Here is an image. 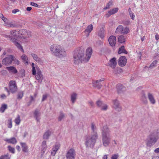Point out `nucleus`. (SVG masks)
Listing matches in <instances>:
<instances>
[{
    "instance_id": "1",
    "label": "nucleus",
    "mask_w": 159,
    "mask_h": 159,
    "mask_svg": "<svg viewBox=\"0 0 159 159\" xmlns=\"http://www.w3.org/2000/svg\"><path fill=\"white\" fill-rule=\"evenodd\" d=\"M110 131L107 125L104 126L102 129V142L105 147L109 145L110 141Z\"/></svg>"
},
{
    "instance_id": "2",
    "label": "nucleus",
    "mask_w": 159,
    "mask_h": 159,
    "mask_svg": "<svg viewBox=\"0 0 159 159\" xmlns=\"http://www.w3.org/2000/svg\"><path fill=\"white\" fill-rule=\"evenodd\" d=\"M159 138V132L154 131L151 133L147 139V146L151 147L156 143Z\"/></svg>"
},
{
    "instance_id": "3",
    "label": "nucleus",
    "mask_w": 159,
    "mask_h": 159,
    "mask_svg": "<svg viewBox=\"0 0 159 159\" xmlns=\"http://www.w3.org/2000/svg\"><path fill=\"white\" fill-rule=\"evenodd\" d=\"M74 62L75 64H78L82 62H87L84 51H80L77 53H75L73 57Z\"/></svg>"
},
{
    "instance_id": "4",
    "label": "nucleus",
    "mask_w": 159,
    "mask_h": 159,
    "mask_svg": "<svg viewBox=\"0 0 159 159\" xmlns=\"http://www.w3.org/2000/svg\"><path fill=\"white\" fill-rule=\"evenodd\" d=\"M98 138V135L95 133L87 136L86 138L85 144L87 147L93 148Z\"/></svg>"
},
{
    "instance_id": "5",
    "label": "nucleus",
    "mask_w": 159,
    "mask_h": 159,
    "mask_svg": "<svg viewBox=\"0 0 159 159\" xmlns=\"http://www.w3.org/2000/svg\"><path fill=\"white\" fill-rule=\"evenodd\" d=\"M76 155L75 149L71 148L67 151L66 157V159H75Z\"/></svg>"
},
{
    "instance_id": "6",
    "label": "nucleus",
    "mask_w": 159,
    "mask_h": 159,
    "mask_svg": "<svg viewBox=\"0 0 159 159\" xmlns=\"http://www.w3.org/2000/svg\"><path fill=\"white\" fill-rule=\"evenodd\" d=\"M10 90L12 93H15L17 90V86L15 81L11 80L9 84Z\"/></svg>"
},
{
    "instance_id": "7",
    "label": "nucleus",
    "mask_w": 159,
    "mask_h": 159,
    "mask_svg": "<svg viewBox=\"0 0 159 159\" xmlns=\"http://www.w3.org/2000/svg\"><path fill=\"white\" fill-rule=\"evenodd\" d=\"M61 47V46L59 45L53 44L51 46L50 50L52 53L56 56Z\"/></svg>"
},
{
    "instance_id": "8",
    "label": "nucleus",
    "mask_w": 159,
    "mask_h": 159,
    "mask_svg": "<svg viewBox=\"0 0 159 159\" xmlns=\"http://www.w3.org/2000/svg\"><path fill=\"white\" fill-rule=\"evenodd\" d=\"M12 59L13 55H10L3 59L2 64L5 65H9L12 63Z\"/></svg>"
},
{
    "instance_id": "9",
    "label": "nucleus",
    "mask_w": 159,
    "mask_h": 159,
    "mask_svg": "<svg viewBox=\"0 0 159 159\" xmlns=\"http://www.w3.org/2000/svg\"><path fill=\"white\" fill-rule=\"evenodd\" d=\"M66 55L67 53L65 49L61 47L58 53L57 54L56 56L59 58H61L66 57Z\"/></svg>"
},
{
    "instance_id": "10",
    "label": "nucleus",
    "mask_w": 159,
    "mask_h": 159,
    "mask_svg": "<svg viewBox=\"0 0 159 159\" xmlns=\"http://www.w3.org/2000/svg\"><path fill=\"white\" fill-rule=\"evenodd\" d=\"M20 32L21 33V38L24 39H26L31 36V32L30 31H27L25 30H20Z\"/></svg>"
},
{
    "instance_id": "11",
    "label": "nucleus",
    "mask_w": 159,
    "mask_h": 159,
    "mask_svg": "<svg viewBox=\"0 0 159 159\" xmlns=\"http://www.w3.org/2000/svg\"><path fill=\"white\" fill-rule=\"evenodd\" d=\"M10 35H4V36L7 38H10V40L12 41V39H16V38L17 36L16 34V31L15 30L11 31L10 32Z\"/></svg>"
},
{
    "instance_id": "12",
    "label": "nucleus",
    "mask_w": 159,
    "mask_h": 159,
    "mask_svg": "<svg viewBox=\"0 0 159 159\" xmlns=\"http://www.w3.org/2000/svg\"><path fill=\"white\" fill-rule=\"evenodd\" d=\"M127 59L125 56L120 57L118 61V64L120 66H125L126 63Z\"/></svg>"
},
{
    "instance_id": "13",
    "label": "nucleus",
    "mask_w": 159,
    "mask_h": 159,
    "mask_svg": "<svg viewBox=\"0 0 159 159\" xmlns=\"http://www.w3.org/2000/svg\"><path fill=\"white\" fill-rule=\"evenodd\" d=\"M92 53L93 50L91 47H89L86 49L85 57L87 61L89 60Z\"/></svg>"
},
{
    "instance_id": "14",
    "label": "nucleus",
    "mask_w": 159,
    "mask_h": 159,
    "mask_svg": "<svg viewBox=\"0 0 159 159\" xmlns=\"http://www.w3.org/2000/svg\"><path fill=\"white\" fill-rule=\"evenodd\" d=\"M35 75V78L38 80V82L41 84L43 80V76L42 74V72L41 71H39L36 73Z\"/></svg>"
},
{
    "instance_id": "15",
    "label": "nucleus",
    "mask_w": 159,
    "mask_h": 159,
    "mask_svg": "<svg viewBox=\"0 0 159 159\" xmlns=\"http://www.w3.org/2000/svg\"><path fill=\"white\" fill-rule=\"evenodd\" d=\"M117 65L116 59L115 57L111 59L108 63V66L113 69H114Z\"/></svg>"
},
{
    "instance_id": "16",
    "label": "nucleus",
    "mask_w": 159,
    "mask_h": 159,
    "mask_svg": "<svg viewBox=\"0 0 159 159\" xmlns=\"http://www.w3.org/2000/svg\"><path fill=\"white\" fill-rule=\"evenodd\" d=\"M147 96L150 103L151 104H154L156 103V100L153 94L150 93H148Z\"/></svg>"
},
{
    "instance_id": "17",
    "label": "nucleus",
    "mask_w": 159,
    "mask_h": 159,
    "mask_svg": "<svg viewBox=\"0 0 159 159\" xmlns=\"http://www.w3.org/2000/svg\"><path fill=\"white\" fill-rule=\"evenodd\" d=\"M60 146V144L59 143L56 144L52 148L51 151V155L52 156H54L56 152L58 150Z\"/></svg>"
},
{
    "instance_id": "18",
    "label": "nucleus",
    "mask_w": 159,
    "mask_h": 159,
    "mask_svg": "<svg viewBox=\"0 0 159 159\" xmlns=\"http://www.w3.org/2000/svg\"><path fill=\"white\" fill-rule=\"evenodd\" d=\"M113 107L118 111H120L121 110V107L120 106L118 101L116 100L113 101Z\"/></svg>"
},
{
    "instance_id": "19",
    "label": "nucleus",
    "mask_w": 159,
    "mask_h": 159,
    "mask_svg": "<svg viewBox=\"0 0 159 159\" xmlns=\"http://www.w3.org/2000/svg\"><path fill=\"white\" fill-rule=\"evenodd\" d=\"M12 42L20 50L23 52H24V50L23 47L20 43L17 41V40L16 39H12Z\"/></svg>"
},
{
    "instance_id": "20",
    "label": "nucleus",
    "mask_w": 159,
    "mask_h": 159,
    "mask_svg": "<svg viewBox=\"0 0 159 159\" xmlns=\"http://www.w3.org/2000/svg\"><path fill=\"white\" fill-rule=\"evenodd\" d=\"M116 37L113 35L111 36L109 38L108 41L110 45L111 46H115L116 43Z\"/></svg>"
},
{
    "instance_id": "21",
    "label": "nucleus",
    "mask_w": 159,
    "mask_h": 159,
    "mask_svg": "<svg viewBox=\"0 0 159 159\" xmlns=\"http://www.w3.org/2000/svg\"><path fill=\"white\" fill-rule=\"evenodd\" d=\"M125 89V88L121 84H119L116 86V90L118 94L123 93Z\"/></svg>"
},
{
    "instance_id": "22",
    "label": "nucleus",
    "mask_w": 159,
    "mask_h": 159,
    "mask_svg": "<svg viewBox=\"0 0 159 159\" xmlns=\"http://www.w3.org/2000/svg\"><path fill=\"white\" fill-rule=\"evenodd\" d=\"M104 78H102L101 79L96 80V81L94 82H93V86L97 87L98 89H100L102 86L101 84V82L104 81Z\"/></svg>"
},
{
    "instance_id": "23",
    "label": "nucleus",
    "mask_w": 159,
    "mask_h": 159,
    "mask_svg": "<svg viewBox=\"0 0 159 159\" xmlns=\"http://www.w3.org/2000/svg\"><path fill=\"white\" fill-rule=\"evenodd\" d=\"M41 146L42 148L41 152L42 154H43L45 152L47 148V146L46 144V141H43Z\"/></svg>"
},
{
    "instance_id": "24",
    "label": "nucleus",
    "mask_w": 159,
    "mask_h": 159,
    "mask_svg": "<svg viewBox=\"0 0 159 159\" xmlns=\"http://www.w3.org/2000/svg\"><path fill=\"white\" fill-rule=\"evenodd\" d=\"M4 140L8 143H11L13 144H16L17 142V141L16 139L14 137H13L9 139H5Z\"/></svg>"
},
{
    "instance_id": "25",
    "label": "nucleus",
    "mask_w": 159,
    "mask_h": 159,
    "mask_svg": "<svg viewBox=\"0 0 159 159\" xmlns=\"http://www.w3.org/2000/svg\"><path fill=\"white\" fill-rule=\"evenodd\" d=\"M5 25L9 27L15 28L17 27L16 22L13 21L6 22Z\"/></svg>"
},
{
    "instance_id": "26",
    "label": "nucleus",
    "mask_w": 159,
    "mask_h": 159,
    "mask_svg": "<svg viewBox=\"0 0 159 159\" xmlns=\"http://www.w3.org/2000/svg\"><path fill=\"white\" fill-rule=\"evenodd\" d=\"M31 55L33 57V58L37 62L41 63L42 62L41 59L38 57V56L34 53H31Z\"/></svg>"
},
{
    "instance_id": "27",
    "label": "nucleus",
    "mask_w": 159,
    "mask_h": 159,
    "mask_svg": "<svg viewBox=\"0 0 159 159\" xmlns=\"http://www.w3.org/2000/svg\"><path fill=\"white\" fill-rule=\"evenodd\" d=\"M118 8L117 7L114 8L112 10H111L108 12V13L106 14L107 16L109 17L111 15L116 13L118 11Z\"/></svg>"
},
{
    "instance_id": "28",
    "label": "nucleus",
    "mask_w": 159,
    "mask_h": 159,
    "mask_svg": "<svg viewBox=\"0 0 159 159\" xmlns=\"http://www.w3.org/2000/svg\"><path fill=\"white\" fill-rule=\"evenodd\" d=\"M98 35L101 38H103L105 34L104 30L103 28H101L98 30Z\"/></svg>"
},
{
    "instance_id": "29",
    "label": "nucleus",
    "mask_w": 159,
    "mask_h": 159,
    "mask_svg": "<svg viewBox=\"0 0 159 159\" xmlns=\"http://www.w3.org/2000/svg\"><path fill=\"white\" fill-rule=\"evenodd\" d=\"M71 101L72 103H74L77 98V94L75 93H73L70 96Z\"/></svg>"
},
{
    "instance_id": "30",
    "label": "nucleus",
    "mask_w": 159,
    "mask_h": 159,
    "mask_svg": "<svg viewBox=\"0 0 159 159\" xmlns=\"http://www.w3.org/2000/svg\"><path fill=\"white\" fill-rule=\"evenodd\" d=\"M6 69L10 72H12L14 74L18 72L16 69L13 66L7 67Z\"/></svg>"
},
{
    "instance_id": "31",
    "label": "nucleus",
    "mask_w": 159,
    "mask_h": 159,
    "mask_svg": "<svg viewBox=\"0 0 159 159\" xmlns=\"http://www.w3.org/2000/svg\"><path fill=\"white\" fill-rule=\"evenodd\" d=\"M21 146L22 148V150L24 152H28V147L25 143L21 142L20 143Z\"/></svg>"
},
{
    "instance_id": "32",
    "label": "nucleus",
    "mask_w": 159,
    "mask_h": 159,
    "mask_svg": "<svg viewBox=\"0 0 159 159\" xmlns=\"http://www.w3.org/2000/svg\"><path fill=\"white\" fill-rule=\"evenodd\" d=\"M34 115L37 120L38 121H39L40 119V113L39 111L37 109L36 110L34 113Z\"/></svg>"
},
{
    "instance_id": "33",
    "label": "nucleus",
    "mask_w": 159,
    "mask_h": 159,
    "mask_svg": "<svg viewBox=\"0 0 159 159\" xmlns=\"http://www.w3.org/2000/svg\"><path fill=\"white\" fill-rule=\"evenodd\" d=\"M51 134V131L49 130L47 131L44 133L43 136V138L44 139H48Z\"/></svg>"
},
{
    "instance_id": "34",
    "label": "nucleus",
    "mask_w": 159,
    "mask_h": 159,
    "mask_svg": "<svg viewBox=\"0 0 159 159\" xmlns=\"http://www.w3.org/2000/svg\"><path fill=\"white\" fill-rule=\"evenodd\" d=\"M40 70L39 68V66L37 65H35V66L34 67H32V74L33 75H36V72H37L39 71H40Z\"/></svg>"
},
{
    "instance_id": "35",
    "label": "nucleus",
    "mask_w": 159,
    "mask_h": 159,
    "mask_svg": "<svg viewBox=\"0 0 159 159\" xmlns=\"http://www.w3.org/2000/svg\"><path fill=\"white\" fill-rule=\"evenodd\" d=\"M93 29V26L92 25H89L87 28L84 31L85 33H88V36L89 34L91 32Z\"/></svg>"
},
{
    "instance_id": "36",
    "label": "nucleus",
    "mask_w": 159,
    "mask_h": 159,
    "mask_svg": "<svg viewBox=\"0 0 159 159\" xmlns=\"http://www.w3.org/2000/svg\"><path fill=\"white\" fill-rule=\"evenodd\" d=\"M21 58L23 61L25 63V64H28V59L27 57L25 54L23 55Z\"/></svg>"
},
{
    "instance_id": "37",
    "label": "nucleus",
    "mask_w": 159,
    "mask_h": 159,
    "mask_svg": "<svg viewBox=\"0 0 159 159\" xmlns=\"http://www.w3.org/2000/svg\"><path fill=\"white\" fill-rule=\"evenodd\" d=\"M91 129L92 130L91 134H94L95 133L97 135H98L97 132V128L96 126L93 124H92L91 125Z\"/></svg>"
},
{
    "instance_id": "38",
    "label": "nucleus",
    "mask_w": 159,
    "mask_h": 159,
    "mask_svg": "<svg viewBox=\"0 0 159 159\" xmlns=\"http://www.w3.org/2000/svg\"><path fill=\"white\" fill-rule=\"evenodd\" d=\"M123 26L121 25H119L117 28L115 32L116 33H120L122 34V32L123 30Z\"/></svg>"
},
{
    "instance_id": "39",
    "label": "nucleus",
    "mask_w": 159,
    "mask_h": 159,
    "mask_svg": "<svg viewBox=\"0 0 159 159\" xmlns=\"http://www.w3.org/2000/svg\"><path fill=\"white\" fill-rule=\"evenodd\" d=\"M118 53L119 54H120L122 53H127V52L125 50V47L124 46H122L120 48H119Z\"/></svg>"
},
{
    "instance_id": "40",
    "label": "nucleus",
    "mask_w": 159,
    "mask_h": 159,
    "mask_svg": "<svg viewBox=\"0 0 159 159\" xmlns=\"http://www.w3.org/2000/svg\"><path fill=\"white\" fill-rule=\"evenodd\" d=\"M118 40L119 43H122L125 42V39L124 36L121 35L118 37Z\"/></svg>"
},
{
    "instance_id": "41",
    "label": "nucleus",
    "mask_w": 159,
    "mask_h": 159,
    "mask_svg": "<svg viewBox=\"0 0 159 159\" xmlns=\"http://www.w3.org/2000/svg\"><path fill=\"white\" fill-rule=\"evenodd\" d=\"M20 116L19 115H18L14 120V122L16 125H20Z\"/></svg>"
},
{
    "instance_id": "42",
    "label": "nucleus",
    "mask_w": 159,
    "mask_h": 159,
    "mask_svg": "<svg viewBox=\"0 0 159 159\" xmlns=\"http://www.w3.org/2000/svg\"><path fill=\"white\" fill-rule=\"evenodd\" d=\"M7 126L8 128H11L12 127V119L9 118L7 120Z\"/></svg>"
},
{
    "instance_id": "43",
    "label": "nucleus",
    "mask_w": 159,
    "mask_h": 159,
    "mask_svg": "<svg viewBox=\"0 0 159 159\" xmlns=\"http://www.w3.org/2000/svg\"><path fill=\"white\" fill-rule=\"evenodd\" d=\"M37 95V93H34V96L32 95H30V104H31L32 102L34 101L35 98H36Z\"/></svg>"
},
{
    "instance_id": "44",
    "label": "nucleus",
    "mask_w": 159,
    "mask_h": 159,
    "mask_svg": "<svg viewBox=\"0 0 159 159\" xmlns=\"http://www.w3.org/2000/svg\"><path fill=\"white\" fill-rule=\"evenodd\" d=\"M65 117V114L62 111H60L58 117V120L61 121Z\"/></svg>"
},
{
    "instance_id": "45",
    "label": "nucleus",
    "mask_w": 159,
    "mask_h": 159,
    "mask_svg": "<svg viewBox=\"0 0 159 159\" xmlns=\"http://www.w3.org/2000/svg\"><path fill=\"white\" fill-rule=\"evenodd\" d=\"M7 108V105L6 104H3L2 105L1 107L0 108V111L2 113L4 112L5 110Z\"/></svg>"
},
{
    "instance_id": "46",
    "label": "nucleus",
    "mask_w": 159,
    "mask_h": 159,
    "mask_svg": "<svg viewBox=\"0 0 159 159\" xmlns=\"http://www.w3.org/2000/svg\"><path fill=\"white\" fill-rule=\"evenodd\" d=\"M129 28L127 27H125L124 28L123 27V30L122 32V34H126L129 33Z\"/></svg>"
},
{
    "instance_id": "47",
    "label": "nucleus",
    "mask_w": 159,
    "mask_h": 159,
    "mask_svg": "<svg viewBox=\"0 0 159 159\" xmlns=\"http://www.w3.org/2000/svg\"><path fill=\"white\" fill-rule=\"evenodd\" d=\"M12 13L13 14H16L17 13L18 15H20L21 14V11L19 9H15L13 10L12 11Z\"/></svg>"
},
{
    "instance_id": "48",
    "label": "nucleus",
    "mask_w": 159,
    "mask_h": 159,
    "mask_svg": "<svg viewBox=\"0 0 159 159\" xmlns=\"http://www.w3.org/2000/svg\"><path fill=\"white\" fill-rule=\"evenodd\" d=\"M10 157H9V154H7L6 155H2L0 156V159H10Z\"/></svg>"
},
{
    "instance_id": "49",
    "label": "nucleus",
    "mask_w": 159,
    "mask_h": 159,
    "mask_svg": "<svg viewBox=\"0 0 159 159\" xmlns=\"http://www.w3.org/2000/svg\"><path fill=\"white\" fill-rule=\"evenodd\" d=\"M24 93L22 91L19 92L17 94V99H21L23 96Z\"/></svg>"
},
{
    "instance_id": "50",
    "label": "nucleus",
    "mask_w": 159,
    "mask_h": 159,
    "mask_svg": "<svg viewBox=\"0 0 159 159\" xmlns=\"http://www.w3.org/2000/svg\"><path fill=\"white\" fill-rule=\"evenodd\" d=\"M8 148L10 152L13 154L15 153V148H14L12 147L11 146H8L7 147Z\"/></svg>"
},
{
    "instance_id": "51",
    "label": "nucleus",
    "mask_w": 159,
    "mask_h": 159,
    "mask_svg": "<svg viewBox=\"0 0 159 159\" xmlns=\"http://www.w3.org/2000/svg\"><path fill=\"white\" fill-rule=\"evenodd\" d=\"M25 71L24 69H21L20 71L19 76L20 77H23L25 76Z\"/></svg>"
},
{
    "instance_id": "52",
    "label": "nucleus",
    "mask_w": 159,
    "mask_h": 159,
    "mask_svg": "<svg viewBox=\"0 0 159 159\" xmlns=\"http://www.w3.org/2000/svg\"><path fill=\"white\" fill-rule=\"evenodd\" d=\"M112 2L111 1H110L106 5V6L104 8V9L106 10L110 8V7L112 5Z\"/></svg>"
},
{
    "instance_id": "53",
    "label": "nucleus",
    "mask_w": 159,
    "mask_h": 159,
    "mask_svg": "<svg viewBox=\"0 0 159 159\" xmlns=\"http://www.w3.org/2000/svg\"><path fill=\"white\" fill-rule=\"evenodd\" d=\"M157 62V61L156 60H155L150 64L149 67L151 68H153L155 65H156Z\"/></svg>"
},
{
    "instance_id": "54",
    "label": "nucleus",
    "mask_w": 159,
    "mask_h": 159,
    "mask_svg": "<svg viewBox=\"0 0 159 159\" xmlns=\"http://www.w3.org/2000/svg\"><path fill=\"white\" fill-rule=\"evenodd\" d=\"M14 62V63L19 65V61L16 59L15 57L13 56V59H12V61Z\"/></svg>"
},
{
    "instance_id": "55",
    "label": "nucleus",
    "mask_w": 159,
    "mask_h": 159,
    "mask_svg": "<svg viewBox=\"0 0 159 159\" xmlns=\"http://www.w3.org/2000/svg\"><path fill=\"white\" fill-rule=\"evenodd\" d=\"M101 108L102 110L106 111L107 109V106L105 104H103Z\"/></svg>"
},
{
    "instance_id": "56",
    "label": "nucleus",
    "mask_w": 159,
    "mask_h": 159,
    "mask_svg": "<svg viewBox=\"0 0 159 159\" xmlns=\"http://www.w3.org/2000/svg\"><path fill=\"white\" fill-rule=\"evenodd\" d=\"M119 157L118 154H114L112 155L111 159H117Z\"/></svg>"
},
{
    "instance_id": "57",
    "label": "nucleus",
    "mask_w": 159,
    "mask_h": 159,
    "mask_svg": "<svg viewBox=\"0 0 159 159\" xmlns=\"http://www.w3.org/2000/svg\"><path fill=\"white\" fill-rule=\"evenodd\" d=\"M96 104L99 107H101L103 104L102 102L100 101H98L97 102Z\"/></svg>"
},
{
    "instance_id": "58",
    "label": "nucleus",
    "mask_w": 159,
    "mask_h": 159,
    "mask_svg": "<svg viewBox=\"0 0 159 159\" xmlns=\"http://www.w3.org/2000/svg\"><path fill=\"white\" fill-rule=\"evenodd\" d=\"M0 16L1 18L2 19V20L4 22H6L7 20V19L2 14H1L0 15Z\"/></svg>"
},
{
    "instance_id": "59",
    "label": "nucleus",
    "mask_w": 159,
    "mask_h": 159,
    "mask_svg": "<svg viewBox=\"0 0 159 159\" xmlns=\"http://www.w3.org/2000/svg\"><path fill=\"white\" fill-rule=\"evenodd\" d=\"M129 14L131 19L133 20H134L135 18V15L134 14L133 12H132Z\"/></svg>"
},
{
    "instance_id": "60",
    "label": "nucleus",
    "mask_w": 159,
    "mask_h": 159,
    "mask_svg": "<svg viewBox=\"0 0 159 159\" xmlns=\"http://www.w3.org/2000/svg\"><path fill=\"white\" fill-rule=\"evenodd\" d=\"M47 95L46 94L43 95L42 100V102H43L47 99Z\"/></svg>"
},
{
    "instance_id": "61",
    "label": "nucleus",
    "mask_w": 159,
    "mask_h": 159,
    "mask_svg": "<svg viewBox=\"0 0 159 159\" xmlns=\"http://www.w3.org/2000/svg\"><path fill=\"white\" fill-rule=\"evenodd\" d=\"M30 4L33 6L35 7H38V5L36 3L34 2H31L30 3Z\"/></svg>"
},
{
    "instance_id": "62",
    "label": "nucleus",
    "mask_w": 159,
    "mask_h": 159,
    "mask_svg": "<svg viewBox=\"0 0 159 159\" xmlns=\"http://www.w3.org/2000/svg\"><path fill=\"white\" fill-rule=\"evenodd\" d=\"M88 103H89V105L90 106H91V107H93L94 106V104L93 102L92 101H90Z\"/></svg>"
},
{
    "instance_id": "63",
    "label": "nucleus",
    "mask_w": 159,
    "mask_h": 159,
    "mask_svg": "<svg viewBox=\"0 0 159 159\" xmlns=\"http://www.w3.org/2000/svg\"><path fill=\"white\" fill-rule=\"evenodd\" d=\"M16 148L18 152H20V148L19 145H17L16 147Z\"/></svg>"
},
{
    "instance_id": "64",
    "label": "nucleus",
    "mask_w": 159,
    "mask_h": 159,
    "mask_svg": "<svg viewBox=\"0 0 159 159\" xmlns=\"http://www.w3.org/2000/svg\"><path fill=\"white\" fill-rule=\"evenodd\" d=\"M130 23V22L129 21L127 20L126 21H125L124 22V24L126 25H128Z\"/></svg>"
}]
</instances>
